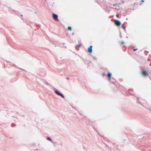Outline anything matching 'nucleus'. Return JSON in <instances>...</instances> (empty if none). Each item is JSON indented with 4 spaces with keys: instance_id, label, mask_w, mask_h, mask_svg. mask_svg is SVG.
<instances>
[{
    "instance_id": "f257e3e1",
    "label": "nucleus",
    "mask_w": 151,
    "mask_h": 151,
    "mask_svg": "<svg viewBox=\"0 0 151 151\" xmlns=\"http://www.w3.org/2000/svg\"><path fill=\"white\" fill-rule=\"evenodd\" d=\"M52 17L53 19L55 20L57 22L59 21V20L58 19V16L57 14H52Z\"/></svg>"
},
{
    "instance_id": "f03ea898",
    "label": "nucleus",
    "mask_w": 151,
    "mask_h": 151,
    "mask_svg": "<svg viewBox=\"0 0 151 151\" xmlns=\"http://www.w3.org/2000/svg\"><path fill=\"white\" fill-rule=\"evenodd\" d=\"M142 74L144 76H148L147 72L145 70H142L141 71Z\"/></svg>"
},
{
    "instance_id": "7ed1b4c3",
    "label": "nucleus",
    "mask_w": 151,
    "mask_h": 151,
    "mask_svg": "<svg viewBox=\"0 0 151 151\" xmlns=\"http://www.w3.org/2000/svg\"><path fill=\"white\" fill-rule=\"evenodd\" d=\"M115 24L117 26H119L121 25L120 22L118 20H116L114 21Z\"/></svg>"
},
{
    "instance_id": "20e7f679",
    "label": "nucleus",
    "mask_w": 151,
    "mask_h": 151,
    "mask_svg": "<svg viewBox=\"0 0 151 151\" xmlns=\"http://www.w3.org/2000/svg\"><path fill=\"white\" fill-rule=\"evenodd\" d=\"M55 92L59 96H61L62 97H63V98H64L65 97L64 96L61 94L60 92H59L58 91H55Z\"/></svg>"
},
{
    "instance_id": "39448f33",
    "label": "nucleus",
    "mask_w": 151,
    "mask_h": 151,
    "mask_svg": "<svg viewBox=\"0 0 151 151\" xmlns=\"http://www.w3.org/2000/svg\"><path fill=\"white\" fill-rule=\"evenodd\" d=\"M92 46H90L88 48V52L90 53H91L92 52Z\"/></svg>"
},
{
    "instance_id": "423d86ee",
    "label": "nucleus",
    "mask_w": 151,
    "mask_h": 151,
    "mask_svg": "<svg viewBox=\"0 0 151 151\" xmlns=\"http://www.w3.org/2000/svg\"><path fill=\"white\" fill-rule=\"evenodd\" d=\"M111 74L110 73H109L108 74L107 76L109 78V80H110L111 79Z\"/></svg>"
},
{
    "instance_id": "0eeeda50",
    "label": "nucleus",
    "mask_w": 151,
    "mask_h": 151,
    "mask_svg": "<svg viewBox=\"0 0 151 151\" xmlns=\"http://www.w3.org/2000/svg\"><path fill=\"white\" fill-rule=\"evenodd\" d=\"M68 30H70V31L72 30V29L71 27H68Z\"/></svg>"
},
{
    "instance_id": "6e6552de",
    "label": "nucleus",
    "mask_w": 151,
    "mask_h": 151,
    "mask_svg": "<svg viewBox=\"0 0 151 151\" xmlns=\"http://www.w3.org/2000/svg\"><path fill=\"white\" fill-rule=\"evenodd\" d=\"M122 28L123 29H124V30H125V26L124 25V24H122Z\"/></svg>"
},
{
    "instance_id": "1a4fd4ad",
    "label": "nucleus",
    "mask_w": 151,
    "mask_h": 151,
    "mask_svg": "<svg viewBox=\"0 0 151 151\" xmlns=\"http://www.w3.org/2000/svg\"><path fill=\"white\" fill-rule=\"evenodd\" d=\"M47 139L48 140H50L51 141H52L51 138L49 137H48L47 138Z\"/></svg>"
},
{
    "instance_id": "9d476101",
    "label": "nucleus",
    "mask_w": 151,
    "mask_h": 151,
    "mask_svg": "<svg viewBox=\"0 0 151 151\" xmlns=\"http://www.w3.org/2000/svg\"><path fill=\"white\" fill-rule=\"evenodd\" d=\"M120 44L121 45H124V42H120Z\"/></svg>"
},
{
    "instance_id": "9b49d317",
    "label": "nucleus",
    "mask_w": 151,
    "mask_h": 151,
    "mask_svg": "<svg viewBox=\"0 0 151 151\" xmlns=\"http://www.w3.org/2000/svg\"><path fill=\"white\" fill-rule=\"evenodd\" d=\"M81 44H80L78 45V46L79 47H81Z\"/></svg>"
},
{
    "instance_id": "f8f14e48",
    "label": "nucleus",
    "mask_w": 151,
    "mask_h": 151,
    "mask_svg": "<svg viewBox=\"0 0 151 151\" xmlns=\"http://www.w3.org/2000/svg\"><path fill=\"white\" fill-rule=\"evenodd\" d=\"M117 5V4L116 3H115V4H113V5L114 6H115L116 5Z\"/></svg>"
},
{
    "instance_id": "ddd939ff",
    "label": "nucleus",
    "mask_w": 151,
    "mask_h": 151,
    "mask_svg": "<svg viewBox=\"0 0 151 151\" xmlns=\"http://www.w3.org/2000/svg\"><path fill=\"white\" fill-rule=\"evenodd\" d=\"M116 17H117V18H119V15H116Z\"/></svg>"
},
{
    "instance_id": "4468645a",
    "label": "nucleus",
    "mask_w": 151,
    "mask_h": 151,
    "mask_svg": "<svg viewBox=\"0 0 151 151\" xmlns=\"http://www.w3.org/2000/svg\"><path fill=\"white\" fill-rule=\"evenodd\" d=\"M137 50V49H134V51H135L136 50Z\"/></svg>"
},
{
    "instance_id": "2eb2a0df",
    "label": "nucleus",
    "mask_w": 151,
    "mask_h": 151,
    "mask_svg": "<svg viewBox=\"0 0 151 151\" xmlns=\"http://www.w3.org/2000/svg\"><path fill=\"white\" fill-rule=\"evenodd\" d=\"M141 1L142 2H144V0H142Z\"/></svg>"
},
{
    "instance_id": "dca6fc26",
    "label": "nucleus",
    "mask_w": 151,
    "mask_h": 151,
    "mask_svg": "<svg viewBox=\"0 0 151 151\" xmlns=\"http://www.w3.org/2000/svg\"><path fill=\"white\" fill-rule=\"evenodd\" d=\"M122 3H124V2L123 1H122Z\"/></svg>"
}]
</instances>
